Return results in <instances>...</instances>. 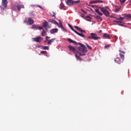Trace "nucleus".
Masks as SVG:
<instances>
[{"label":"nucleus","mask_w":131,"mask_h":131,"mask_svg":"<svg viewBox=\"0 0 131 131\" xmlns=\"http://www.w3.org/2000/svg\"><path fill=\"white\" fill-rule=\"evenodd\" d=\"M68 40L69 42L74 43V45H76V46L79 45V46H80V47L78 48V50L80 52H78L79 56H85V55H86V53H88V48H86L85 46L80 42L77 43L76 41H74L70 38L68 39Z\"/></svg>","instance_id":"1"},{"label":"nucleus","mask_w":131,"mask_h":131,"mask_svg":"<svg viewBox=\"0 0 131 131\" xmlns=\"http://www.w3.org/2000/svg\"><path fill=\"white\" fill-rule=\"evenodd\" d=\"M66 3L68 6H73L74 4H79L80 3V0H78L76 1H73L72 0H66Z\"/></svg>","instance_id":"2"},{"label":"nucleus","mask_w":131,"mask_h":131,"mask_svg":"<svg viewBox=\"0 0 131 131\" xmlns=\"http://www.w3.org/2000/svg\"><path fill=\"white\" fill-rule=\"evenodd\" d=\"M91 36H88L89 39H94V40H98V39H101V37L97 36V35L94 33H91Z\"/></svg>","instance_id":"3"},{"label":"nucleus","mask_w":131,"mask_h":131,"mask_svg":"<svg viewBox=\"0 0 131 131\" xmlns=\"http://www.w3.org/2000/svg\"><path fill=\"white\" fill-rule=\"evenodd\" d=\"M8 5V0H2V5L1 6L2 10H7Z\"/></svg>","instance_id":"4"},{"label":"nucleus","mask_w":131,"mask_h":131,"mask_svg":"<svg viewBox=\"0 0 131 131\" xmlns=\"http://www.w3.org/2000/svg\"><path fill=\"white\" fill-rule=\"evenodd\" d=\"M99 9H100L101 12L103 13L104 15L105 16V17H109L110 16V13L107 9H105L104 8H101L100 7H98Z\"/></svg>","instance_id":"5"},{"label":"nucleus","mask_w":131,"mask_h":131,"mask_svg":"<svg viewBox=\"0 0 131 131\" xmlns=\"http://www.w3.org/2000/svg\"><path fill=\"white\" fill-rule=\"evenodd\" d=\"M68 48L69 49H70V51H72L73 53H74V54H76V53H78H78H80V51H78L77 50H76V49L73 46L69 45L68 46Z\"/></svg>","instance_id":"6"},{"label":"nucleus","mask_w":131,"mask_h":131,"mask_svg":"<svg viewBox=\"0 0 131 131\" xmlns=\"http://www.w3.org/2000/svg\"><path fill=\"white\" fill-rule=\"evenodd\" d=\"M119 52H120L119 56L122 59V62H123L124 60V54H125V52L122 51L121 49L119 50Z\"/></svg>","instance_id":"7"},{"label":"nucleus","mask_w":131,"mask_h":131,"mask_svg":"<svg viewBox=\"0 0 131 131\" xmlns=\"http://www.w3.org/2000/svg\"><path fill=\"white\" fill-rule=\"evenodd\" d=\"M25 23H27L28 25H32L34 23V20L31 18H29L28 20H25Z\"/></svg>","instance_id":"8"},{"label":"nucleus","mask_w":131,"mask_h":131,"mask_svg":"<svg viewBox=\"0 0 131 131\" xmlns=\"http://www.w3.org/2000/svg\"><path fill=\"white\" fill-rule=\"evenodd\" d=\"M42 26L43 28L46 29V30H48V28H51V26H49V23H48L47 21H45V22L43 23Z\"/></svg>","instance_id":"9"},{"label":"nucleus","mask_w":131,"mask_h":131,"mask_svg":"<svg viewBox=\"0 0 131 131\" xmlns=\"http://www.w3.org/2000/svg\"><path fill=\"white\" fill-rule=\"evenodd\" d=\"M33 41H35L36 42H40V41L42 40V38H41V37L39 36L36 38H33Z\"/></svg>","instance_id":"10"},{"label":"nucleus","mask_w":131,"mask_h":131,"mask_svg":"<svg viewBox=\"0 0 131 131\" xmlns=\"http://www.w3.org/2000/svg\"><path fill=\"white\" fill-rule=\"evenodd\" d=\"M32 29H38L39 30H41V29H43V28H42V27H39L38 25H33L32 26Z\"/></svg>","instance_id":"11"},{"label":"nucleus","mask_w":131,"mask_h":131,"mask_svg":"<svg viewBox=\"0 0 131 131\" xmlns=\"http://www.w3.org/2000/svg\"><path fill=\"white\" fill-rule=\"evenodd\" d=\"M74 28H75V29H77V30H78V31H80V32L85 33V31L81 30V29H80V28H79L78 26H75Z\"/></svg>","instance_id":"12"},{"label":"nucleus","mask_w":131,"mask_h":131,"mask_svg":"<svg viewBox=\"0 0 131 131\" xmlns=\"http://www.w3.org/2000/svg\"><path fill=\"white\" fill-rule=\"evenodd\" d=\"M58 30H59L57 28L52 29L50 30V33H51V34H54V33H56Z\"/></svg>","instance_id":"13"},{"label":"nucleus","mask_w":131,"mask_h":131,"mask_svg":"<svg viewBox=\"0 0 131 131\" xmlns=\"http://www.w3.org/2000/svg\"><path fill=\"white\" fill-rule=\"evenodd\" d=\"M114 61L116 63L118 64H121V60H120V58L119 57H117L116 59H114Z\"/></svg>","instance_id":"14"},{"label":"nucleus","mask_w":131,"mask_h":131,"mask_svg":"<svg viewBox=\"0 0 131 131\" xmlns=\"http://www.w3.org/2000/svg\"><path fill=\"white\" fill-rule=\"evenodd\" d=\"M56 38H53L50 40H48V45H52V43L54 42L55 41Z\"/></svg>","instance_id":"15"},{"label":"nucleus","mask_w":131,"mask_h":131,"mask_svg":"<svg viewBox=\"0 0 131 131\" xmlns=\"http://www.w3.org/2000/svg\"><path fill=\"white\" fill-rule=\"evenodd\" d=\"M17 8L18 11H21V9H24V5H17Z\"/></svg>","instance_id":"16"},{"label":"nucleus","mask_w":131,"mask_h":131,"mask_svg":"<svg viewBox=\"0 0 131 131\" xmlns=\"http://www.w3.org/2000/svg\"><path fill=\"white\" fill-rule=\"evenodd\" d=\"M103 37L109 39V38H110V34H107V33H104L103 34Z\"/></svg>","instance_id":"17"},{"label":"nucleus","mask_w":131,"mask_h":131,"mask_svg":"<svg viewBox=\"0 0 131 131\" xmlns=\"http://www.w3.org/2000/svg\"><path fill=\"white\" fill-rule=\"evenodd\" d=\"M120 9H121V7H120V6H117L115 8V12H116V13H118Z\"/></svg>","instance_id":"18"},{"label":"nucleus","mask_w":131,"mask_h":131,"mask_svg":"<svg viewBox=\"0 0 131 131\" xmlns=\"http://www.w3.org/2000/svg\"><path fill=\"white\" fill-rule=\"evenodd\" d=\"M124 18H125V19H130L131 14H125Z\"/></svg>","instance_id":"19"},{"label":"nucleus","mask_w":131,"mask_h":131,"mask_svg":"<svg viewBox=\"0 0 131 131\" xmlns=\"http://www.w3.org/2000/svg\"><path fill=\"white\" fill-rule=\"evenodd\" d=\"M41 30H43L42 32H41V35L42 36H46V35H47V31H46L45 30L43 29H41Z\"/></svg>","instance_id":"20"},{"label":"nucleus","mask_w":131,"mask_h":131,"mask_svg":"<svg viewBox=\"0 0 131 131\" xmlns=\"http://www.w3.org/2000/svg\"><path fill=\"white\" fill-rule=\"evenodd\" d=\"M49 22H51V23H53V24H57L58 22L56 21L55 19H49Z\"/></svg>","instance_id":"21"},{"label":"nucleus","mask_w":131,"mask_h":131,"mask_svg":"<svg viewBox=\"0 0 131 131\" xmlns=\"http://www.w3.org/2000/svg\"><path fill=\"white\" fill-rule=\"evenodd\" d=\"M95 12L99 15V16H103V13L100 12L99 9H95Z\"/></svg>","instance_id":"22"},{"label":"nucleus","mask_w":131,"mask_h":131,"mask_svg":"<svg viewBox=\"0 0 131 131\" xmlns=\"http://www.w3.org/2000/svg\"><path fill=\"white\" fill-rule=\"evenodd\" d=\"M124 19H125V17L121 16L120 18H117L116 20H119L122 21L123 20H124Z\"/></svg>","instance_id":"23"},{"label":"nucleus","mask_w":131,"mask_h":131,"mask_svg":"<svg viewBox=\"0 0 131 131\" xmlns=\"http://www.w3.org/2000/svg\"><path fill=\"white\" fill-rule=\"evenodd\" d=\"M76 34L79 35V36H81V37H84V35H83L82 33H79L78 32H76Z\"/></svg>","instance_id":"24"},{"label":"nucleus","mask_w":131,"mask_h":131,"mask_svg":"<svg viewBox=\"0 0 131 131\" xmlns=\"http://www.w3.org/2000/svg\"><path fill=\"white\" fill-rule=\"evenodd\" d=\"M64 7H65V6L64 5V4H63L62 2H61L60 7H59L60 9H63Z\"/></svg>","instance_id":"25"},{"label":"nucleus","mask_w":131,"mask_h":131,"mask_svg":"<svg viewBox=\"0 0 131 131\" xmlns=\"http://www.w3.org/2000/svg\"><path fill=\"white\" fill-rule=\"evenodd\" d=\"M75 57L76 58L77 60H80V61H81L82 58L79 57V56L77 55V54H75Z\"/></svg>","instance_id":"26"},{"label":"nucleus","mask_w":131,"mask_h":131,"mask_svg":"<svg viewBox=\"0 0 131 131\" xmlns=\"http://www.w3.org/2000/svg\"><path fill=\"white\" fill-rule=\"evenodd\" d=\"M85 45L89 50H93V48H92V47H91L90 45H88V43H86Z\"/></svg>","instance_id":"27"},{"label":"nucleus","mask_w":131,"mask_h":131,"mask_svg":"<svg viewBox=\"0 0 131 131\" xmlns=\"http://www.w3.org/2000/svg\"><path fill=\"white\" fill-rule=\"evenodd\" d=\"M43 50H49V48L48 46H42Z\"/></svg>","instance_id":"28"},{"label":"nucleus","mask_w":131,"mask_h":131,"mask_svg":"<svg viewBox=\"0 0 131 131\" xmlns=\"http://www.w3.org/2000/svg\"><path fill=\"white\" fill-rule=\"evenodd\" d=\"M48 52L47 51H42L40 52V54H42L43 55H46V54H47Z\"/></svg>","instance_id":"29"},{"label":"nucleus","mask_w":131,"mask_h":131,"mask_svg":"<svg viewBox=\"0 0 131 131\" xmlns=\"http://www.w3.org/2000/svg\"><path fill=\"white\" fill-rule=\"evenodd\" d=\"M114 22L115 23H122V21L121 20H114Z\"/></svg>","instance_id":"30"},{"label":"nucleus","mask_w":131,"mask_h":131,"mask_svg":"<svg viewBox=\"0 0 131 131\" xmlns=\"http://www.w3.org/2000/svg\"><path fill=\"white\" fill-rule=\"evenodd\" d=\"M119 1L121 3V4H124V3H125L126 0H119Z\"/></svg>","instance_id":"31"},{"label":"nucleus","mask_w":131,"mask_h":131,"mask_svg":"<svg viewBox=\"0 0 131 131\" xmlns=\"http://www.w3.org/2000/svg\"><path fill=\"white\" fill-rule=\"evenodd\" d=\"M56 25H57V26H58V27L61 28V26H63V25H62V24H59V23H57Z\"/></svg>","instance_id":"32"},{"label":"nucleus","mask_w":131,"mask_h":131,"mask_svg":"<svg viewBox=\"0 0 131 131\" xmlns=\"http://www.w3.org/2000/svg\"><path fill=\"white\" fill-rule=\"evenodd\" d=\"M71 30H72V31H74V32H75V33H76V32H77V31H76V30H74V29L72 27H71Z\"/></svg>","instance_id":"33"},{"label":"nucleus","mask_w":131,"mask_h":131,"mask_svg":"<svg viewBox=\"0 0 131 131\" xmlns=\"http://www.w3.org/2000/svg\"><path fill=\"white\" fill-rule=\"evenodd\" d=\"M96 18H97V19H99V20H101V21H102V17H101L100 16H99V15H98V16H96Z\"/></svg>","instance_id":"34"},{"label":"nucleus","mask_w":131,"mask_h":131,"mask_svg":"<svg viewBox=\"0 0 131 131\" xmlns=\"http://www.w3.org/2000/svg\"><path fill=\"white\" fill-rule=\"evenodd\" d=\"M90 4H97V1L91 2Z\"/></svg>","instance_id":"35"},{"label":"nucleus","mask_w":131,"mask_h":131,"mask_svg":"<svg viewBox=\"0 0 131 131\" xmlns=\"http://www.w3.org/2000/svg\"><path fill=\"white\" fill-rule=\"evenodd\" d=\"M103 3V1L102 0H97L96 1V3Z\"/></svg>","instance_id":"36"},{"label":"nucleus","mask_w":131,"mask_h":131,"mask_svg":"<svg viewBox=\"0 0 131 131\" xmlns=\"http://www.w3.org/2000/svg\"><path fill=\"white\" fill-rule=\"evenodd\" d=\"M30 16L34 17L35 16V14L33 13V12H32L30 14Z\"/></svg>","instance_id":"37"},{"label":"nucleus","mask_w":131,"mask_h":131,"mask_svg":"<svg viewBox=\"0 0 131 131\" xmlns=\"http://www.w3.org/2000/svg\"><path fill=\"white\" fill-rule=\"evenodd\" d=\"M111 45H107L104 47V49H108V48H110Z\"/></svg>","instance_id":"38"},{"label":"nucleus","mask_w":131,"mask_h":131,"mask_svg":"<svg viewBox=\"0 0 131 131\" xmlns=\"http://www.w3.org/2000/svg\"><path fill=\"white\" fill-rule=\"evenodd\" d=\"M50 38H51V37H49L48 36H46V39H47V40H49V39H50Z\"/></svg>","instance_id":"39"},{"label":"nucleus","mask_w":131,"mask_h":131,"mask_svg":"<svg viewBox=\"0 0 131 131\" xmlns=\"http://www.w3.org/2000/svg\"><path fill=\"white\" fill-rule=\"evenodd\" d=\"M81 11L84 13V14H86V12H85V11H84L83 9L81 10Z\"/></svg>","instance_id":"40"},{"label":"nucleus","mask_w":131,"mask_h":131,"mask_svg":"<svg viewBox=\"0 0 131 131\" xmlns=\"http://www.w3.org/2000/svg\"><path fill=\"white\" fill-rule=\"evenodd\" d=\"M91 7L92 8H97V7L98 6H97L96 5H92Z\"/></svg>","instance_id":"41"},{"label":"nucleus","mask_w":131,"mask_h":131,"mask_svg":"<svg viewBox=\"0 0 131 131\" xmlns=\"http://www.w3.org/2000/svg\"><path fill=\"white\" fill-rule=\"evenodd\" d=\"M60 28H61V29H62L63 30H65V28H64V27H63V26H61Z\"/></svg>","instance_id":"42"},{"label":"nucleus","mask_w":131,"mask_h":131,"mask_svg":"<svg viewBox=\"0 0 131 131\" xmlns=\"http://www.w3.org/2000/svg\"><path fill=\"white\" fill-rule=\"evenodd\" d=\"M37 7H38V8H40V9H42V10L43 9V8H42V7H41L39 5H37Z\"/></svg>","instance_id":"43"},{"label":"nucleus","mask_w":131,"mask_h":131,"mask_svg":"<svg viewBox=\"0 0 131 131\" xmlns=\"http://www.w3.org/2000/svg\"><path fill=\"white\" fill-rule=\"evenodd\" d=\"M69 25V27H70V28H71L72 27V26H71V25L68 24Z\"/></svg>","instance_id":"44"},{"label":"nucleus","mask_w":131,"mask_h":131,"mask_svg":"<svg viewBox=\"0 0 131 131\" xmlns=\"http://www.w3.org/2000/svg\"><path fill=\"white\" fill-rule=\"evenodd\" d=\"M49 42V40H47V39H46V40L44 41V42Z\"/></svg>","instance_id":"45"},{"label":"nucleus","mask_w":131,"mask_h":131,"mask_svg":"<svg viewBox=\"0 0 131 131\" xmlns=\"http://www.w3.org/2000/svg\"><path fill=\"white\" fill-rule=\"evenodd\" d=\"M86 18H89V19H92V18L89 16H86Z\"/></svg>","instance_id":"46"},{"label":"nucleus","mask_w":131,"mask_h":131,"mask_svg":"<svg viewBox=\"0 0 131 131\" xmlns=\"http://www.w3.org/2000/svg\"><path fill=\"white\" fill-rule=\"evenodd\" d=\"M85 20L86 21H89V22H91L92 20H91V19H85Z\"/></svg>","instance_id":"47"},{"label":"nucleus","mask_w":131,"mask_h":131,"mask_svg":"<svg viewBox=\"0 0 131 131\" xmlns=\"http://www.w3.org/2000/svg\"><path fill=\"white\" fill-rule=\"evenodd\" d=\"M98 33H102V30H100L98 32Z\"/></svg>","instance_id":"48"},{"label":"nucleus","mask_w":131,"mask_h":131,"mask_svg":"<svg viewBox=\"0 0 131 131\" xmlns=\"http://www.w3.org/2000/svg\"><path fill=\"white\" fill-rule=\"evenodd\" d=\"M80 17H81L82 18H84V16H83V14L82 15H80Z\"/></svg>","instance_id":"49"},{"label":"nucleus","mask_w":131,"mask_h":131,"mask_svg":"<svg viewBox=\"0 0 131 131\" xmlns=\"http://www.w3.org/2000/svg\"><path fill=\"white\" fill-rule=\"evenodd\" d=\"M119 26H123V24H119Z\"/></svg>","instance_id":"50"},{"label":"nucleus","mask_w":131,"mask_h":131,"mask_svg":"<svg viewBox=\"0 0 131 131\" xmlns=\"http://www.w3.org/2000/svg\"><path fill=\"white\" fill-rule=\"evenodd\" d=\"M37 47H38V48H40V46H37Z\"/></svg>","instance_id":"51"}]
</instances>
